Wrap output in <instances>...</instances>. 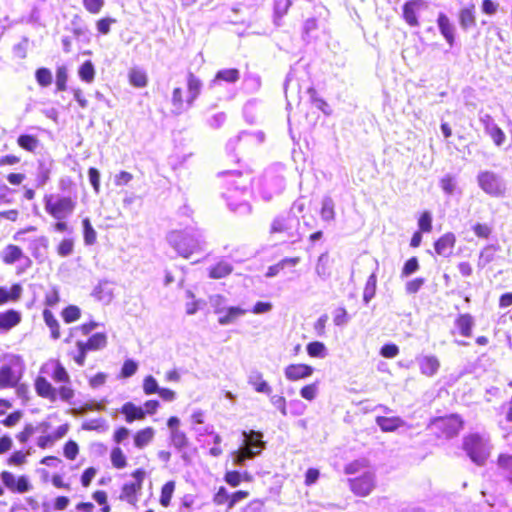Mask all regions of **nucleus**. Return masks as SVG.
Here are the masks:
<instances>
[{"mask_svg": "<svg viewBox=\"0 0 512 512\" xmlns=\"http://www.w3.org/2000/svg\"><path fill=\"white\" fill-rule=\"evenodd\" d=\"M40 373H48L54 382L61 385L59 388H55L46 377L38 375L34 381V388L39 397L50 402H55L58 398L70 402L74 398L75 391L70 385V375L59 360H51L42 365Z\"/></svg>", "mask_w": 512, "mask_h": 512, "instance_id": "obj_1", "label": "nucleus"}, {"mask_svg": "<svg viewBox=\"0 0 512 512\" xmlns=\"http://www.w3.org/2000/svg\"><path fill=\"white\" fill-rule=\"evenodd\" d=\"M65 343L69 346L67 354L78 366H83L86 361L87 353L98 351L106 347L107 336L103 332H97L89 337L82 336L75 331H69L65 338Z\"/></svg>", "mask_w": 512, "mask_h": 512, "instance_id": "obj_2", "label": "nucleus"}, {"mask_svg": "<svg viewBox=\"0 0 512 512\" xmlns=\"http://www.w3.org/2000/svg\"><path fill=\"white\" fill-rule=\"evenodd\" d=\"M43 202L45 212L56 221L53 225L54 230L60 233L67 232L69 230L67 218L76 210L77 195L46 194Z\"/></svg>", "mask_w": 512, "mask_h": 512, "instance_id": "obj_3", "label": "nucleus"}, {"mask_svg": "<svg viewBox=\"0 0 512 512\" xmlns=\"http://www.w3.org/2000/svg\"><path fill=\"white\" fill-rule=\"evenodd\" d=\"M462 449L469 459L477 466H484L491 455L490 447L478 433L466 435L462 440Z\"/></svg>", "mask_w": 512, "mask_h": 512, "instance_id": "obj_4", "label": "nucleus"}, {"mask_svg": "<svg viewBox=\"0 0 512 512\" xmlns=\"http://www.w3.org/2000/svg\"><path fill=\"white\" fill-rule=\"evenodd\" d=\"M25 372V363L20 355H10L9 361L0 366V390L18 387Z\"/></svg>", "mask_w": 512, "mask_h": 512, "instance_id": "obj_5", "label": "nucleus"}, {"mask_svg": "<svg viewBox=\"0 0 512 512\" xmlns=\"http://www.w3.org/2000/svg\"><path fill=\"white\" fill-rule=\"evenodd\" d=\"M167 239L171 247L184 258H189L201 250V243L192 231L173 230Z\"/></svg>", "mask_w": 512, "mask_h": 512, "instance_id": "obj_6", "label": "nucleus"}, {"mask_svg": "<svg viewBox=\"0 0 512 512\" xmlns=\"http://www.w3.org/2000/svg\"><path fill=\"white\" fill-rule=\"evenodd\" d=\"M428 427L437 438L451 439L463 429L464 421L460 415L450 414L432 418Z\"/></svg>", "mask_w": 512, "mask_h": 512, "instance_id": "obj_7", "label": "nucleus"}, {"mask_svg": "<svg viewBox=\"0 0 512 512\" xmlns=\"http://www.w3.org/2000/svg\"><path fill=\"white\" fill-rule=\"evenodd\" d=\"M2 485L12 494L23 495L33 490L31 479L26 474L16 475L9 470L0 472Z\"/></svg>", "mask_w": 512, "mask_h": 512, "instance_id": "obj_8", "label": "nucleus"}, {"mask_svg": "<svg viewBox=\"0 0 512 512\" xmlns=\"http://www.w3.org/2000/svg\"><path fill=\"white\" fill-rule=\"evenodd\" d=\"M131 476L133 481L126 482L122 485L119 498L130 504H135L138 501V495L143 488L146 471L143 468H137L131 472Z\"/></svg>", "mask_w": 512, "mask_h": 512, "instance_id": "obj_9", "label": "nucleus"}, {"mask_svg": "<svg viewBox=\"0 0 512 512\" xmlns=\"http://www.w3.org/2000/svg\"><path fill=\"white\" fill-rule=\"evenodd\" d=\"M50 428L51 425L48 422H41L37 425V431L41 432V435L37 439V446L40 449L53 446L57 441L65 437L69 431V425L67 423L60 425L53 432L49 431Z\"/></svg>", "mask_w": 512, "mask_h": 512, "instance_id": "obj_10", "label": "nucleus"}, {"mask_svg": "<svg viewBox=\"0 0 512 512\" xmlns=\"http://www.w3.org/2000/svg\"><path fill=\"white\" fill-rule=\"evenodd\" d=\"M0 259L5 265H13L23 259L25 261L24 265L16 270L18 275L31 268L33 264L32 260L24 254L22 248L15 244H7L0 253Z\"/></svg>", "mask_w": 512, "mask_h": 512, "instance_id": "obj_11", "label": "nucleus"}, {"mask_svg": "<svg viewBox=\"0 0 512 512\" xmlns=\"http://www.w3.org/2000/svg\"><path fill=\"white\" fill-rule=\"evenodd\" d=\"M348 485L356 497H367L376 488L375 474L367 471L360 476L348 479Z\"/></svg>", "mask_w": 512, "mask_h": 512, "instance_id": "obj_12", "label": "nucleus"}, {"mask_svg": "<svg viewBox=\"0 0 512 512\" xmlns=\"http://www.w3.org/2000/svg\"><path fill=\"white\" fill-rule=\"evenodd\" d=\"M427 7L425 0H408L402 5V18L409 27H419L420 13Z\"/></svg>", "mask_w": 512, "mask_h": 512, "instance_id": "obj_13", "label": "nucleus"}, {"mask_svg": "<svg viewBox=\"0 0 512 512\" xmlns=\"http://www.w3.org/2000/svg\"><path fill=\"white\" fill-rule=\"evenodd\" d=\"M454 329L451 331L452 335H459L464 338H471L473 336V328L475 326V319L470 313H460L454 319Z\"/></svg>", "mask_w": 512, "mask_h": 512, "instance_id": "obj_14", "label": "nucleus"}, {"mask_svg": "<svg viewBox=\"0 0 512 512\" xmlns=\"http://www.w3.org/2000/svg\"><path fill=\"white\" fill-rule=\"evenodd\" d=\"M436 23L440 34L446 41L449 47H453L456 43V27L454 23L445 13H439Z\"/></svg>", "mask_w": 512, "mask_h": 512, "instance_id": "obj_15", "label": "nucleus"}, {"mask_svg": "<svg viewBox=\"0 0 512 512\" xmlns=\"http://www.w3.org/2000/svg\"><path fill=\"white\" fill-rule=\"evenodd\" d=\"M313 367L308 364L297 363L288 365L284 374L286 379L289 381H298L300 379H304L310 377L313 374Z\"/></svg>", "mask_w": 512, "mask_h": 512, "instance_id": "obj_16", "label": "nucleus"}, {"mask_svg": "<svg viewBox=\"0 0 512 512\" xmlns=\"http://www.w3.org/2000/svg\"><path fill=\"white\" fill-rule=\"evenodd\" d=\"M478 182L480 187L489 194L498 195L501 193V186L498 178L490 171L480 173L478 175Z\"/></svg>", "mask_w": 512, "mask_h": 512, "instance_id": "obj_17", "label": "nucleus"}, {"mask_svg": "<svg viewBox=\"0 0 512 512\" xmlns=\"http://www.w3.org/2000/svg\"><path fill=\"white\" fill-rule=\"evenodd\" d=\"M119 411L127 423L143 421L146 418V412H144L143 407L137 406L131 401L125 402Z\"/></svg>", "mask_w": 512, "mask_h": 512, "instance_id": "obj_18", "label": "nucleus"}, {"mask_svg": "<svg viewBox=\"0 0 512 512\" xmlns=\"http://www.w3.org/2000/svg\"><path fill=\"white\" fill-rule=\"evenodd\" d=\"M456 244V237L452 232H447L434 243L435 252L440 256H449Z\"/></svg>", "mask_w": 512, "mask_h": 512, "instance_id": "obj_19", "label": "nucleus"}, {"mask_svg": "<svg viewBox=\"0 0 512 512\" xmlns=\"http://www.w3.org/2000/svg\"><path fill=\"white\" fill-rule=\"evenodd\" d=\"M476 7L473 3L462 7L458 12V22L463 30H468L476 25Z\"/></svg>", "mask_w": 512, "mask_h": 512, "instance_id": "obj_20", "label": "nucleus"}, {"mask_svg": "<svg viewBox=\"0 0 512 512\" xmlns=\"http://www.w3.org/2000/svg\"><path fill=\"white\" fill-rule=\"evenodd\" d=\"M440 366V360L435 355H426L419 360L420 372L426 377L435 376L438 373Z\"/></svg>", "mask_w": 512, "mask_h": 512, "instance_id": "obj_21", "label": "nucleus"}, {"mask_svg": "<svg viewBox=\"0 0 512 512\" xmlns=\"http://www.w3.org/2000/svg\"><path fill=\"white\" fill-rule=\"evenodd\" d=\"M22 315L15 309H8L0 312V330L9 331L20 324Z\"/></svg>", "mask_w": 512, "mask_h": 512, "instance_id": "obj_22", "label": "nucleus"}, {"mask_svg": "<svg viewBox=\"0 0 512 512\" xmlns=\"http://www.w3.org/2000/svg\"><path fill=\"white\" fill-rule=\"evenodd\" d=\"M247 310L240 307H229L227 309H216L215 313L219 315L218 322L221 325H227L235 322L239 317L245 315Z\"/></svg>", "mask_w": 512, "mask_h": 512, "instance_id": "obj_23", "label": "nucleus"}, {"mask_svg": "<svg viewBox=\"0 0 512 512\" xmlns=\"http://www.w3.org/2000/svg\"><path fill=\"white\" fill-rule=\"evenodd\" d=\"M482 122L484 124L485 132L492 138L495 145L501 146L506 140L503 130L492 123V117L490 115H486L482 118Z\"/></svg>", "mask_w": 512, "mask_h": 512, "instance_id": "obj_24", "label": "nucleus"}, {"mask_svg": "<svg viewBox=\"0 0 512 512\" xmlns=\"http://www.w3.org/2000/svg\"><path fill=\"white\" fill-rule=\"evenodd\" d=\"M155 437V430L151 426L144 427L137 430L133 434V444L138 449H143L148 446Z\"/></svg>", "mask_w": 512, "mask_h": 512, "instance_id": "obj_25", "label": "nucleus"}, {"mask_svg": "<svg viewBox=\"0 0 512 512\" xmlns=\"http://www.w3.org/2000/svg\"><path fill=\"white\" fill-rule=\"evenodd\" d=\"M223 480L232 488L238 487L241 483H249L253 477L248 472H240L238 470H228L224 473Z\"/></svg>", "mask_w": 512, "mask_h": 512, "instance_id": "obj_26", "label": "nucleus"}, {"mask_svg": "<svg viewBox=\"0 0 512 512\" xmlns=\"http://www.w3.org/2000/svg\"><path fill=\"white\" fill-rule=\"evenodd\" d=\"M202 82L201 80L193 73H187V89L189 96L186 99V103L188 106H191L193 102L199 97L201 93Z\"/></svg>", "mask_w": 512, "mask_h": 512, "instance_id": "obj_27", "label": "nucleus"}, {"mask_svg": "<svg viewBox=\"0 0 512 512\" xmlns=\"http://www.w3.org/2000/svg\"><path fill=\"white\" fill-rule=\"evenodd\" d=\"M496 465L503 474L504 479L512 485V454L500 453L496 459Z\"/></svg>", "mask_w": 512, "mask_h": 512, "instance_id": "obj_28", "label": "nucleus"}, {"mask_svg": "<svg viewBox=\"0 0 512 512\" xmlns=\"http://www.w3.org/2000/svg\"><path fill=\"white\" fill-rule=\"evenodd\" d=\"M42 316L45 324L50 330V337L54 340H58L62 335L59 321L57 320L53 312L48 308H45L43 310Z\"/></svg>", "mask_w": 512, "mask_h": 512, "instance_id": "obj_29", "label": "nucleus"}, {"mask_svg": "<svg viewBox=\"0 0 512 512\" xmlns=\"http://www.w3.org/2000/svg\"><path fill=\"white\" fill-rule=\"evenodd\" d=\"M375 421L384 432L395 431L404 424L403 420L398 416H377Z\"/></svg>", "mask_w": 512, "mask_h": 512, "instance_id": "obj_30", "label": "nucleus"}, {"mask_svg": "<svg viewBox=\"0 0 512 512\" xmlns=\"http://www.w3.org/2000/svg\"><path fill=\"white\" fill-rule=\"evenodd\" d=\"M128 81L135 88H144L148 84V75L145 70L133 67L128 72Z\"/></svg>", "mask_w": 512, "mask_h": 512, "instance_id": "obj_31", "label": "nucleus"}, {"mask_svg": "<svg viewBox=\"0 0 512 512\" xmlns=\"http://www.w3.org/2000/svg\"><path fill=\"white\" fill-rule=\"evenodd\" d=\"M22 287L20 284L15 283L11 286L10 290L0 286V306L8 302H16L20 299Z\"/></svg>", "mask_w": 512, "mask_h": 512, "instance_id": "obj_32", "label": "nucleus"}, {"mask_svg": "<svg viewBox=\"0 0 512 512\" xmlns=\"http://www.w3.org/2000/svg\"><path fill=\"white\" fill-rule=\"evenodd\" d=\"M109 457L112 467L116 470H122L128 466L127 456L120 446L112 447Z\"/></svg>", "mask_w": 512, "mask_h": 512, "instance_id": "obj_33", "label": "nucleus"}, {"mask_svg": "<svg viewBox=\"0 0 512 512\" xmlns=\"http://www.w3.org/2000/svg\"><path fill=\"white\" fill-rule=\"evenodd\" d=\"M175 490L176 482L174 480H169L162 485L159 497V504L162 507L168 508L171 505Z\"/></svg>", "mask_w": 512, "mask_h": 512, "instance_id": "obj_34", "label": "nucleus"}, {"mask_svg": "<svg viewBox=\"0 0 512 512\" xmlns=\"http://www.w3.org/2000/svg\"><path fill=\"white\" fill-rule=\"evenodd\" d=\"M233 272V266L226 262L220 261L211 266L208 270V275L212 279H221L227 277Z\"/></svg>", "mask_w": 512, "mask_h": 512, "instance_id": "obj_35", "label": "nucleus"}, {"mask_svg": "<svg viewBox=\"0 0 512 512\" xmlns=\"http://www.w3.org/2000/svg\"><path fill=\"white\" fill-rule=\"evenodd\" d=\"M17 145L30 153H34L39 147V139L32 134H21L17 138Z\"/></svg>", "mask_w": 512, "mask_h": 512, "instance_id": "obj_36", "label": "nucleus"}, {"mask_svg": "<svg viewBox=\"0 0 512 512\" xmlns=\"http://www.w3.org/2000/svg\"><path fill=\"white\" fill-rule=\"evenodd\" d=\"M248 383L259 393H271V387L264 380L260 372H253L248 378Z\"/></svg>", "mask_w": 512, "mask_h": 512, "instance_id": "obj_37", "label": "nucleus"}, {"mask_svg": "<svg viewBox=\"0 0 512 512\" xmlns=\"http://www.w3.org/2000/svg\"><path fill=\"white\" fill-rule=\"evenodd\" d=\"M333 260L330 259L327 252L322 253L318 257L317 265H316V272L321 277H327L331 274V266H332Z\"/></svg>", "mask_w": 512, "mask_h": 512, "instance_id": "obj_38", "label": "nucleus"}, {"mask_svg": "<svg viewBox=\"0 0 512 512\" xmlns=\"http://www.w3.org/2000/svg\"><path fill=\"white\" fill-rule=\"evenodd\" d=\"M290 229L291 226L289 224L288 218L277 216L272 220L269 232L270 234H281L289 231Z\"/></svg>", "mask_w": 512, "mask_h": 512, "instance_id": "obj_39", "label": "nucleus"}, {"mask_svg": "<svg viewBox=\"0 0 512 512\" xmlns=\"http://www.w3.org/2000/svg\"><path fill=\"white\" fill-rule=\"evenodd\" d=\"M29 454V451L16 450L6 459V464L13 467H22L27 463Z\"/></svg>", "mask_w": 512, "mask_h": 512, "instance_id": "obj_40", "label": "nucleus"}, {"mask_svg": "<svg viewBox=\"0 0 512 512\" xmlns=\"http://www.w3.org/2000/svg\"><path fill=\"white\" fill-rule=\"evenodd\" d=\"M376 288H377V277L374 273H372L366 283L363 290V300L365 303H369L372 298H374L376 294Z\"/></svg>", "mask_w": 512, "mask_h": 512, "instance_id": "obj_41", "label": "nucleus"}, {"mask_svg": "<svg viewBox=\"0 0 512 512\" xmlns=\"http://www.w3.org/2000/svg\"><path fill=\"white\" fill-rule=\"evenodd\" d=\"M245 435V446H249L250 448L257 450L255 452L259 453L264 445L262 441V434L256 431H250L249 433H244Z\"/></svg>", "mask_w": 512, "mask_h": 512, "instance_id": "obj_42", "label": "nucleus"}, {"mask_svg": "<svg viewBox=\"0 0 512 512\" xmlns=\"http://www.w3.org/2000/svg\"><path fill=\"white\" fill-rule=\"evenodd\" d=\"M61 316L65 323L70 324L81 318V310L76 305H68L62 310Z\"/></svg>", "mask_w": 512, "mask_h": 512, "instance_id": "obj_43", "label": "nucleus"}, {"mask_svg": "<svg viewBox=\"0 0 512 512\" xmlns=\"http://www.w3.org/2000/svg\"><path fill=\"white\" fill-rule=\"evenodd\" d=\"M79 77L82 81L86 83L93 82L95 78V68L93 63L90 60L85 61L79 68L78 71Z\"/></svg>", "mask_w": 512, "mask_h": 512, "instance_id": "obj_44", "label": "nucleus"}, {"mask_svg": "<svg viewBox=\"0 0 512 512\" xmlns=\"http://www.w3.org/2000/svg\"><path fill=\"white\" fill-rule=\"evenodd\" d=\"M91 497L101 507V512H111V506L108 502V494L105 490H95L92 492Z\"/></svg>", "mask_w": 512, "mask_h": 512, "instance_id": "obj_45", "label": "nucleus"}, {"mask_svg": "<svg viewBox=\"0 0 512 512\" xmlns=\"http://www.w3.org/2000/svg\"><path fill=\"white\" fill-rule=\"evenodd\" d=\"M74 240L65 237L56 246V253L60 257H68L74 252Z\"/></svg>", "mask_w": 512, "mask_h": 512, "instance_id": "obj_46", "label": "nucleus"}, {"mask_svg": "<svg viewBox=\"0 0 512 512\" xmlns=\"http://www.w3.org/2000/svg\"><path fill=\"white\" fill-rule=\"evenodd\" d=\"M256 454L258 453L252 448L245 446L234 452L233 463L235 465H243L246 460L252 459Z\"/></svg>", "mask_w": 512, "mask_h": 512, "instance_id": "obj_47", "label": "nucleus"}, {"mask_svg": "<svg viewBox=\"0 0 512 512\" xmlns=\"http://www.w3.org/2000/svg\"><path fill=\"white\" fill-rule=\"evenodd\" d=\"M213 503L217 506H226L230 509V493L224 486H220L213 495Z\"/></svg>", "mask_w": 512, "mask_h": 512, "instance_id": "obj_48", "label": "nucleus"}, {"mask_svg": "<svg viewBox=\"0 0 512 512\" xmlns=\"http://www.w3.org/2000/svg\"><path fill=\"white\" fill-rule=\"evenodd\" d=\"M82 226L84 243L86 245H93L96 242L97 234L90 220L88 218H84L82 220Z\"/></svg>", "mask_w": 512, "mask_h": 512, "instance_id": "obj_49", "label": "nucleus"}, {"mask_svg": "<svg viewBox=\"0 0 512 512\" xmlns=\"http://www.w3.org/2000/svg\"><path fill=\"white\" fill-rule=\"evenodd\" d=\"M61 301L59 289L56 286L51 287L44 295L43 303L46 308L54 307Z\"/></svg>", "mask_w": 512, "mask_h": 512, "instance_id": "obj_50", "label": "nucleus"}, {"mask_svg": "<svg viewBox=\"0 0 512 512\" xmlns=\"http://www.w3.org/2000/svg\"><path fill=\"white\" fill-rule=\"evenodd\" d=\"M239 79V71L236 68L220 70L215 75V80L234 83Z\"/></svg>", "mask_w": 512, "mask_h": 512, "instance_id": "obj_51", "label": "nucleus"}, {"mask_svg": "<svg viewBox=\"0 0 512 512\" xmlns=\"http://www.w3.org/2000/svg\"><path fill=\"white\" fill-rule=\"evenodd\" d=\"M334 202L330 198L324 199L320 210V215L323 220L331 221L335 218Z\"/></svg>", "mask_w": 512, "mask_h": 512, "instance_id": "obj_52", "label": "nucleus"}, {"mask_svg": "<svg viewBox=\"0 0 512 512\" xmlns=\"http://www.w3.org/2000/svg\"><path fill=\"white\" fill-rule=\"evenodd\" d=\"M35 78L41 87H47L52 83V73L48 68L45 67H41L36 70Z\"/></svg>", "mask_w": 512, "mask_h": 512, "instance_id": "obj_53", "label": "nucleus"}, {"mask_svg": "<svg viewBox=\"0 0 512 512\" xmlns=\"http://www.w3.org/2000/svg\"><path fill=\"white\" fill-rule=\"evenodd\" d=\"M98 469L94 466H89L83 470L80 476V484L83 488H88L96 477Z\"/></svg>", "mask_w": 512, "mask_h": 512, "instance_id": "obj_54", "label": "nucleus"}, {"mask_svg": "<svg viewBox=\"0 0 512 512\" xmlns=\"http://www.w3.org/2000/svg\"><path fill=\"white\" fill-rule=\"evenodd\" d=\"M418 228L422 233H430L432 231V216L430 212L424 211L419 215Z\"/></svg>", "mask_w": 512, "mask_h": 512, "instance_id": "obj_55", "label": "nucleus"}, {"mask_svg": "<svg viewBox=\"0 0 512 512\" xmlns=\"http://www.w3.org/2000/svg\"><path fill=\"white\" fill-rule=\"evenodd\" d=\"M63 454L67 460L73 461L79 454V445L74 440H68L63 446Z\"/></svg>", "mask_w": 512, "mask_h": 512, "instance_id": "obj_56", "label": "nucleus"}, {"mask_svg": "<svg viewBox=\"0 0 512 512\" xmlns=\"http://www.w3.org/2000/svg\"><path fill=\"white\" fill-rule=\"evenodd\" d=\"M307 353L310 357H324L326 352V347L322 342L313 341L307 344Z\"/></svg>", "mask_w": 512, "mask_h": 512, "instance_id": "obj_57", "label": "nucleus"}, {"mask_svg": "<svg viewBox=\"0 0 512 512\" xmlns=\"http://www.w3.org/2000/svg\"><path fill=\"white\" fill-rule=\"evenodd\" d=\"M116 22L117 21L115 18L108 17V16L98 19L96 21L97 32L100 35H107L111 30V26L113 24H115Z\"/></svg>", "mask_w": 512, "mask_h": 512, "instance_id": "obj_58", "label": "nucleus"}, {"mask_svg": "<svg viewBox=\"0 0 512 512\" xmlns=\"http://www.w3.org/2000/svg\"><path fill=\"white\" fill-rule=\"evenodd\" d=\"M36 430L37 426L34 427L31 423H27L24 425L22 430L16 434V439L20 444H26Z\"/></svg>", "mask_w": 512, "mask_h": 512, "instance_id": "obj_59", "label": "nucleus"}, {"mask_svg": "<svg viewBox=\"0 0 512 512\" xmlns=\"http://www.w3.org/2000/svg\"><path fill=\"white\" fill-rule=\"evenodd\" d=\"M130 430L125 426H118L114 429L112 434V441L115 446H119L122 442H124L130 436Z\"/></svg>", "mask_w": 512, "mask_h": 512, "instance_id": "obj_60", "label": "nucleus"}, {"mask_svg": "<svg viewBox=\"0 0 512 512\" xmlns=\"http://www.w3.org/2000/svg\"><path fill=\"white\" fill-rule=\"evenodd\" d=\"M142 387H143V392L146 395L157 394V392L160 389L158 387V383H157L156 379L152 375H147L143 379Z\"/></svg>", "mask_w": 512, "mask_h": 512, "instance_id": "obj_61", "label": "nucleus"}, {"mask_svg": "<svg viewBox=\"0 0 512 512\" xmlns=\"http://www.w3.org/2000/svg\"><path fill=\"white\" fill-rule=\"evenodd\" d=\"M138 369V364L132 359H126L120 371V378H129L133 376Z\"/></svg>", "mask_w": 512, "mask_h": 512, "instance_id": "obj_62", "label": "nucleus"}, {"mask_svg": "<svg viewBox=\"0 0 512 512\" xmlns=\"http://www.w3.org/2000/svg\"><path fill=\"white\" fill-rule=\"evenodd\" d=\"M83 7L90 14H98L105 5V0H82Z\"/></svg>", "mask_w": 512, "mask_h": 512, "instance_id": "obj_63", "label": "nucleus"}, {"mask_svg": "<svg viewBox=\"0 0 512 512\" xmlns=\"http://www.w3.org/2000/svg\"><path fill=\"white\" fill-rule=\"evenodd\" d=\"M474 234L480 239H488L492 234V228L486 223H476L472 226Z\"/></svg>", "mask_w": 512, "mask_h": 512, "instance_id": "obj_64", "label": "nucleus"}]
</instances>
